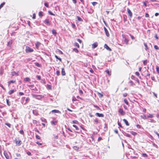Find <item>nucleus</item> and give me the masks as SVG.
I'll return each mask as SVG.
<instances>
[{
    "label": "nucleus",
    "instance_id": "3c124183",
    "mask_svg": "<svg viewBox=\"0 0 159 159\" xmlns=\"http://www.w3.org/2000/svg\"><path fill=\"white\" fill-rule=\"evenodd\" d=\"M154 48L156 50H158L159 49V47L156 45H155L154 46Z\"/></svg>",
    "mask_w": 159,
    "mask_h": 159
},
{
    "label": "nucleus",
    "instance_id": "6e6d98bb",
    "mask_svg": "<svg viewBox=\"0 0 159 159\" xmlns=\"http://www.w3.org/2000/svg\"><path fill=\"white\" fill-rule=\"evenodd\" d=\"M98 94L100 98H102L103 96V94L101 93H98Z\"/></svg>",
    "mask_w": 159,
    "mask_h": 159
},
{
    "label": "nucleus",
    "instance_id": "c9c22d12",
    "mask_svg": "<svg viewBox=\"0 0 159 159\" xmlns=\"http://www.w3.org/2000/svg\"><path fill=\"white\" fill-rule=\"evenodd\" d=\"M55 58L57 59H58V60H59L60 61H61V59L60 58V57H59L57 56V55H55Z\"/></svg>",
    "mask_w": 159,
    "mask_h": 159
},
{
    "label": "nucleus",
    "instance_id": "6ab92c4d",
    "mask_svg": "<svg viewBox=\"0 0 159 159\" xmlns=\"http://www.w3.org/2000/svg\"><path fill=\"white\" fill-rule=\"evenodd\" d=\"M16 82L15 80H11L8 82V85L9 86L11 83H14Z\"/></svg>",
    "mask_w": 159,
    "mask_h": 159
},
{
    "label": "nucleus",
    "instance_id": "37998d69",
    "mask_svg": "<svg viewBox=\"0 0 159 159\" xmlns=\"http://www.w3.org/2000/svg\"><path fill=\"white\" fill-rule=\"evenodd\" d=\"M156 70L157 72L158 73H159V67L157 66H156Z\"/></svg>",
    "mask_w": 159,
    "mask_h": 159
},
{
    "label": "nucleus",
    "instance_id": "393cba45",
    "mask_svg": "<svg viewBox=\"0 0 159 159\" xmlns=\"http://www.w3.org/2000/svg\"><path fill=\"white\" fill-rule=\"evenodd\" d=\"M130 133L132 134L134 136L137 134V133L133 131H130Z\"/></svg>",
    "mask_w": 159,
    "mask_h": 159
},
{
    "label": "nucleus",
    "instance_id": "338daca9",
    "mask_svg": "<svg viewBox=\"0 0 159 159\" xmlns=\"http://www.w3.org/2000/svg\"><path fill=\"white\" fill-rule=\"evenodd\" d=\"M135 74L137 76H139V73L138 72H135Z\"/></svg>",
    "mask_w": 159,
    "mask_h": 159
},
{
    "label": "nucleus",
    "instance_id": "a211bd4d",
    "mask_svg": "<svg viewBox=\"0 0 159 159\" xmlns=\"http://www.w3.org/2000/svg\"><path fill=\"white\" fill-rule=\"evenodd\" d=\"M52 34L54 35V36H56L57 35V33L56 31V30L54 29H53L52 30Z\"/></svg>",
    "mask_w": 159,
    "mask_h": 159
},
{
    "label": "nucleus",
    "instance_id": "473e14b6",
    "mask_svg": "<svg viewBox=\"0 0 159 159\" xmlns=\"http://www.w3.org/2000/svg\"><path fill=\"white\" fill-rule=\"evenodd\" d=\"M5 2H3L0 5V9L4 6V5L5 4Z\"/></svg>",
    "mask_w": 159,
    "mask_h": 159
},
{
    "label": "nucleus",
    "instance_id": "c756f323",
    "mask_svg": "<svg viewBox=\"0 0 159 159\" xmlns=\"http://www.w3.org/2000/svg\"><path fill=\"white\" fill-rule=\"evenodd\" d=\"M43 12L42 11H40L39 12V17H42L43 16Z\"/></svg>",
    "mask_w": 159,
    "mask_h": 159
},
{
    "label": "nucleus",
    "instance_id": "5fc2aeb1",
    "mask_svg": "<svg viewBox=\"0 0 159 159\" xmlns=\"http://www.w3.org/2000/svg\"><path fill=\"white\" fill-rule=\"evenodd\" d=\"M77 40L80 43H82V41L81 40L79 39H77Z\"/></svg>",
    "mask_w": 159,
    "mask_h": 159
},
{
    "label": "nucleus",
    "instance_id": "39448f33",
    "mask_svg": "<svg viewBox=\"0 0 159 159\" xmlns=\"http://www.w3.org/2000/svg\"><path fill=\"white\" fill-rule=\"evenodd\" d=\"M57 123V120L54 119L51 122V124L52 125H56Z\"/></svg>",
    "mask_w": 159,
    "mask_h": 159
},
{
    "label": "nucleus",
    "instance_id": "603ef678",
    "mask_svg": "<svg viewBox=\"0 0 159 159\" xmlns=\"http://www.w3.org/2000/svg\"><path fill=\"white\" fill-rule=\"evenodd\" d=\"M56 74L57 76H59L60 74V72L59 70H57L56 71Z\"/></svg>",
    "mask_w": 159,
    "mask_h": 159
},
{
    "label": "nucleus",
    "instance_id": "f8f14e48",
    "mask_svg": "<svg viewBox=\"0 0 159 159\" xmlns=\"http://www.w3.org/2000/svg\"><path fill=\"white\" fill-rule=\"evenodd\" d=\"M61 74L62 76H64L66 75V73L64 68L61 69Z\"/></svg>",
    "mask_w": 159,
    "mask_h": 159
},
{
    "label": "nucleus",
    "instance_id": "680f3d73",
    "mask_svg": "<svg viewBox=\"0 0 159 159\" xmlns=\"http://www.w3.org/2000/svg\"><path fill=\"white\" fill-rule=\"evenodd\" d=\"M118 125L121 128L122 127L121 123L120 122H119L118 121Z\"/></svg>",
    "mask_w": 159,
    "mask_h": 159
},
{
    "label": "nucleus",
    "instance_id": "72a5a7b5",
    "mask_svg": "<svg viewBox=\"0 0 159 159\" xmlns=\"http://www.w3.org/2000/svg\"><path fill=\"white\" fill-rule=\"evenodd\" d=\"M73 126L75 128L76 130H79V128L76 125H73Z\"/></svg>",
    "mask_w": 159,
    "mask_h": 159
},
{
    "label": "nucleus",
    "instance_id": "2eb2a0df",
    "mask_svg": "<svg viewBox=\"0 0 159 159\" xmlns=\"http://www.w3.org/2000/svg\"><path fill=\"white\" fill-rule=\"evenodd\" d=\"M4 154L7 159H9V157L8 154L6 152H4Z\"/></svg>",
    "mask_w": 159,
    "mask_h": 159
},
{
    "label": "nucleus",
    "instance_id": "1a4fd4ad",
    "mask_svg": "<svg viewBox=\"0 0 159 159\" xmlns=\"http://www.w3.org/2000/svg\"><path fill=\"white\" fill-rule=\"evenodd\" d=\"M118 111L122 115H124L125 114V112H124L123 110L121 108L119 109Z\"/></svg>",
    "mask_w": 159,
    "mask_h": 159
},
{
    "label": "nucleus",
    "instance_id": "ea45409f",
    "mask_svg": "<svg viewBox=\"0 0 159 159\" xmlns=\"http://www.w3.org/2000/svg\"><path fill=\"white\" fill-rule=\"evenodd\" d=\"M74 45L75 46H77L78 48H79L80 46L79 44L77 43H74Z\"/></svg>",
    "mask_w": 159,
    "mask_h": 159
},
{
    "label": "nucleus",
    "instance_id": "de8ad7c7",
    "mask_svg": "<svg viewBox=\"0 0 159 159\" xmlns=\"http://www.w3.org/2000/svg\"><path fill=\"white\" fill-rule=\"evenodd\" d=\"M33 113L35 115H37L38 113L37 111H33Z\"/></svg>",
    "mask_w": 159,
    "mask_h": 159
},
{
    "label": "nucleus",
    "instance_id": "f03ea898",
    "mask_svg": "<svg viewBox=\"0 0 159 159\" xmlns=\"http://www.w3.org/2000/svg\"><path fill=\"white\" fill-rule=\"evenodd\" d=\"M14 141L15 142L16 145L18 146H20L22 144V141L20 140H17L15 139Z\"/></svg>",
    "mask_w": 159,
    "mask_h": 159
},
{
    "label": "nucleus",
    "instance_id": "0eeeda50",
    "mask_svg": "<svg viewBox=\"0 0 159 159\" xmlns=\"http://www.w3.org/2000/svg\"><path fill=\"white\" fill-rule=\"evenodd\" d=\"M95 115L99 117H104V115L102 113H96L95 114Z\"/></svg>",
    "mask_w": 159,
    "mask_h": 159
},
{
    "label": "nucleus",
    "instance_id": "a18cd8bd",
    "mask_svg": "<svg viewBox=\"0 0 159 159\" xmlns=\"http://www.w3.org/2000/svg\"><path fill=\"white\" fill-rule=\"evenodd\" d=\"M72 122L75 124H78V122L76 120H74L72 121Z\"/></svg>",
    "mask_w": 159,
    "mask_h": 159
},
{
    "label": "nucleus",
    "instance_id": "8fccbe9b",
    "mask_svg": "<svg viewBox=\"0 0 159 159\" xmlns=\"http://www.w3.org/2000/svg\"><path fill=\"white\" fill-rule=\"evenodd\" d=\"M41 120H42V121L43 122H45V121H46V120L45 118H43V117L41 118Z\"/></svg>",
    "mask_w": 159,
    "mask_h": 159
},
{
    "label": "nucleus",
    "instance_id": "a19ab883",
    "mask_svg": "<svg viewBox=\"0 0 159 159\" xmlns=\"http://www.w3.org/2000/svg\"><path fill=\"white\" fill-rule=\"evenodd\" d=\"M73 148L74 150H77L79 149V148L76 146H75L73 147Z\"/></svg>",
    "mask_w": 159,
    "mask_h": 159
},
{
    "label": "nucleus",
    "instance_id": "f257e3e1",
    "mask_svg": "<svg viewBox=\"0 0 159 159\" xmlns=\"http://www.w3.org/2000/svg\"><path fill=\"white\" fill-rule=\"evenodd\" d=\"M31 95L33 98H35L39 100L42 98L43 97V96L41 95H35L34 94H32Z\"/></svg>",
    "mask_w": 159,
    "mask_h": 159
},
{
    "label": "nucleus",
    "instance_id": "2f4dec72",
    "mask_svg": "<svg viewBox=\"0 0 159 159\" xmlns=\"http://www.w3.org/2000/svg\"><path fill=\"white\" fill-rule=\"evenodd\" d=\"M124 101L126 105H129V102H128L127 100L126 99H124Z\"/></svg>",
    "mask_w": 159,
    "mask_h": 159
},
{
    "label": "nucleus",
    "instance_id": "4be33fe9",
    "mask_svg": "<svg viewBox=\"0 0 159 159\" xmlns=\"http://www.w3.org/2000/svg\"><path fill=\"white\" fill-rule=\"evenodd\" d=\"M140 117L142 118L143 119L145 120L147 119V117L145 115H141Z\"/></svg>",
    "mask_w": 159,
    "mask_h": 159
},
{
    "label": "nucleus",
    "instance_id": "b1692460",
    "mask_svg": "<svg viewBox=\"0 0 159 159\" xmlns=\"http://www.w3.org/2000/svg\"><path fill=\"white\" fill-rule=\"evenodd\" d=\"M6 102L7 105L10 106L11 105V102L9 101V100L6 99Z\"/></svg>",
    "mask_w": 159,
    "mask_h": 159
},
{
    "label": "nucleus",
    "instance_id": "5701e85b",
    "mask_svg": "<svg viewBox=\"0 0 159 159\" xmlns=\"http://www.w3.org/2000/svg\"><path fill=\"white\" fill-rule=\"evenodd\" d=\"M24 80L25 81H28L29 82L30 81V78L28 77H26L25 79H24Z\"/></svg>",
    "mask_w": 159,
    "mask_h": 159
},
{
    "label": "nucleus",
    "instance_id": "aec40b11",
    "mask_svg": "<svg viewBox=\"0 0 159 159\" xmlns=\"http://www.w3.org/2000/svg\"><path fill=\"white\" fill-rule=\"evenodd\" d=\"M123 38H124V42L126 43V44H127L129 42L128 39H127L125 37H123Z\"/></svg>",
    "mask_w": 159,
    "mask_h": 159
},
{
    "label": "nucleus",
    "instance_id": "4468645a",
    "mask_svg": "<svg viewBox=\"0 0 159 159\" xmlns=\"http://www.w3.org/2000/svg\"><path fill=\"white\" fill-rule=\"evenodd\" d=\"M12 43V40H10L8 42H7V46L10 47Z\"/></svg>",
    "mask_w": 159,
    "mask_h": 159
},
{
    "label": "nucleus",
    "instance_id": "0e129e2a",
    "mask_svg": "<svg viewBox=\"0 0 159 159\" xmlns=\"http://www.w3.org/2000/svg\"><path fill=\"white\" fill-rule=\"evenodd\" d=\"M129 35L130 36V37L132 40H134V37L133 36L131 35L130 34Z\"/></svg>",
    "mask_w": 159,
    "mask_h": 159
},
{
    "label": "nucleus",
    "instance_id": "a878e982",
    "mask_svg": "<svg viewBox=\"0 0 159 159\" xmlns=\"http://www.w3.org/2000/svg\"><path fill=\"white\" fill-rule=\"evenodd\" d=\"M154 117V116L153 114H149L148 116H147V118H152Z\"/></svg>",
    "mask_w": 159,
    "mask_h": 159
},
{
    "label": "nucleus",
    "instance_id": "dca6fc26",
    "mask_svg": "<svg viewBox=\"0 0 159 159\" xmlns=\"http://www.w3.org/2000/svg\"><path fill=\"white\" fill-rule=\"evenodd\" d=\"M41 44V43L39 42H37L35 44V47L36 48L38 49Z\"/></svg>",
    "mask_w": 159,
    "mask_h": 159
},
{
    "label": "nucleus",
    "instance_id": "9b49d317",
    "mask_svg": "<svg viewBox=\"0 0 159 159\" xmlns=\"http://www.w3.org/2000/svg\"><path fill=\"white\" fill-rule=\"evenodd\" d=\"M52 112L53 113H59L60 114H61V111H59L58 110L56 109L52 110Z\"/></svg>",
    "mask_w": 159,
    "mask_h": 159
},
{
    "label": "nucleus",
    "instance_id": "69168bd1",
    "mask_svg": "<svg viewBox=\"0 0 159 159\" xmlns=\"http://www.w3.org/2000/svg\"><path fill=\"white\" fill-rule=\"evenodd\" d=\"M19 95H24V93L23 92H20L19 93Z\"/></svg>",
    "mask_w": 159,
    "mask_h": 159
},
{
    "label": "nucleus",
    "instance_id": "774afa93",
    "mask_svg": "<svg viewBox=\"0 0 159 159\" xmlns=\"http://www.w3.org/2000/svg\"><path fill=\"white\" fill-rule=\"evenodd\" d=\"M136 127H137V128H139V129H140V128H141V125H139V124H138V125H136Z\"/></svg>",
    "mask_w": 159,
    "mask_h": 159
},
{
    "label": "nucleus",
    "instance_id": "49530a36",
    "mask_svg": "<svg viewBox=\"0 0 159 159\" xmlns=\"http://www.w3.org/2000/svg\"><path fill=\"white\" fill-rule=\"evenodd\" d=\"M5 125L9 127L10 128L11 125L8 123H5Z\"/></svg>",
    "mask_w": 159,
    "mask_h": 159
},
{
    "label": "nucleus",
    "instance_id": "412c9836",
    "mask_svg": "<svg viewBox=\"0 0 159 159\" xmlns=\"http://www.w3.org/2000/svg\"><path fill=\"white\" fill-rule=\"evenodd\" d=\"M44 23L47 25H50V22H49V20L48 19H46L44 21Z\"/></svg>",
    "mask_w": 159,
    "mask_h": 159
},
{
    "label": "nucleus",
    "instance_id": "e433bc0d",
    "mask_svg": "<svg viewBox=\"0 0 159 159\" xmlns=\"http://www.w3.org/2000/svg\"><path fill=\"white\" fill-rule=\"evenodd\" d=\"M77 20H78V21H81L82 20V19L79 16H77Z\"/></svg>",
    "mask_w": 159,
    "mask_h": 159
},
{
    "label": "nucleus",
    "instance_id": "052dcab7",
    "mask_svg": "<svg viewBox=\"0 0 159 159\" xmlns=\"http://www.w3.org/2000/svg\"><path fill=\"white\" fill-rule=\"evenodd\" d=\"M148 121L149 122H153L154 120L152 119H149Z\"/></svg>",
    "mask_w": 159,
    "mask_h": 159
},
{
    "label": "nucleus",
    "instance_id": "20e7f679",
    "mask_svg": "<svg viewBox=\"0 0 159 159\" xmlns=\"http://www.w3.org/2000/svg\"><path fill=\"white\" fill-rule=\"evenodd\" d=\"M127 11L128 13L129 16L130 18H131L132 16V12L129 8H127Z\"/></svg>",
    "mask_w": 159,
    "mask_h": 159
},
{
    "label": "nucleus",
    "instance_id": "7ed1b4c3",
    "mask_svg": "<svg viewBox=\"0 0 159 159\" xmlns=\"http://www.w3.org/2000/svg\"><path fill=\"white\" fill-rule=\"evenodd\" d=\"M25 51L26 52H33L34 50L28 46H26Z\"/></svg>",
    "mask_w": 159,
    "mask_h": 159
},
{
    "label": "nucleus",
    "instance_id": "423d86ee",
    "mask_svg": "<svg viewBox=\"0 0 159 159\" xmlns=\"http://www.w3.org/2000/svg\"><path fill=\"white\" fill-rule=\"evenodd\" d=\"M104 29L106 36L107 37H109L110 35V34L108 32V30H107V28L105 27H104Z\"/></svg>",
    "mask_w": 159,
    "mask_h": 159
},
{
    "label": "nucleus",
    "instance_id": "f704fd0d",
    "mask_svg": "<svg viewBox=\"0 0 159 159\" xmlns=\"http://www.w3.org/2000/svg\"><path fill=\"white\" fill-rule=\"evenodd\" d=\"M144 46H145V49L146 50H147L148 49V46H147V44L145 43H144Z\"/></svg>",
    "mask_w": 159,
    "mask_h": 159
},
{
    "label": "nucleus",
    "instance_id": "4c0bfd02",
    "mask_svg": "<svg viewBox=\"0 0 159 159\" xmlns=\"http://www.w3.org/2000/svg\"><path fill=\"white\" fill-rule=\"evenodd\" d=\"M105 72L107 73L110 76L111 75V74L110 73V71L108 70H105Z\"/></svg>",
    "mask_w": 159,
    "mask_h": 159
},
{
    "label": "nucleus",
    "instance_id": "13d9d810",
    "mask_svg": "<svg viewBox=\"0 0 159 159\" xmlns=\"http://www.w3.org/2000/svg\"><path fill=\"white\" fill-rule=\"evenodd\" d=\"M147 63V60H145L143 61V64L145 65Z\"/></svg>",
    "mask_w": 159,
    "mask_h": 159
},
{
    "label": "nucleus",
    "instance_id": "f3484780",
    "mask_svg": "<svg viewBox=\"0 0 159 159\" xmlns=\"http://www.w3.org/2000/svg\"><path fill=\"white\" fill-rule=\"evenodd\" d=\"M123 120L124 122L126 125L127 126L129 125V124L128 123V121L125 119H124Z\"/></svg>",
    "mask_w": 159,
    "mask_h": 159
},
{
    "label": "nucleus",
    "instance_id": "09e8293b",
    "mask_svg": "<svg viewBox=\"0 0 159 159\" xmlns=\"http://www.w3.org/2000/svg\"><path fill=\"white\" fill-rule=\"evenodd\" d=\"M19 133L22 134L23 135L24 134V132L23 130H20L19 131Z\"/></svg>",
    "mask_w": 159,
    "mask_h": 159
},
{
    "label": "nucleus",
    "instance_id": "cd10ccee",
    "mask_svg": "<svg viewBox=\"0 0 159 159\" xmlns=\"http://www.w3.org/2000/svg\"><path fill=\"white\" fill-rule=\"evenodd\" d=\"M11 75H12V76H14V75H18V74L16 73V72H15V71H13L12 72H11Z\"/></svg>",
    "mask_w": 159,
    "mask_h": 159
},
{
    "label": "nucleus",
    "instance_id": "58836bf2",
    "mask_svg": "<svg viewBox=\"0 0 159 159\" xmlns=\"http://www.w3.org/2000/svg\"><path fill=\"white\" fill-rule=\"evenodd\" d=\"M48 13L50 15H53V16L55 15L54 14H53L52 12H51L50 11H48Z\"/></svg>",
    "mask_w": 159,
    "mask_h": 159
},
{
    "label": "nucleus",
    "instance_id": "bf43d9fd",
    "mask_svg": "<svg viewBox=\"0 0 159 159\" xmlns=\"http://www.w3.org/2000/svg\"><path fill=\"white\" fill-rule=\"evenodd\" d=\"M36 18V15L35 13L33 14L32 18L33 19H35Z\"/></svg>",
    "mask_w": 159,
    "mask_h": 159
},
{
    "label": "nucleus",
    "instance_id": "c03bdc74",
    "mask_svg": "<svg viewBox=\"0 0 159 159\" xmlns=\"http://www.w3.org/2000/svg\"><path fill=\"white\" fill-rule=\"evenodd\" d=\"M142 156L144 157H148V155L145 153H143L142 154Z\"/></svg>",
    "mask_w": 159,
    "mask_h": 159
},
{
    "label": "nucleus",
    "instance_id": "c85d7f7f",
    "mask_svg": "<svg viewBox=\"0 0 159 159\" xmlns=\"http://www.w3.org/2000/svg\"><path fill=\"white\" fill-rule=\"evenodd\" d=\"M124 134L125 136L128 137L130 138L131 137V136L129 134H127L126 133H125Z\"/></svg>",
    "mask_w": 159,
    "mask_h": 159
},
{
    "label": "nucleus",
    "instance_id": "6e6552de",
    "mask_svg": "<svg viewBox=\"0 0 159 159\" xmlns=\"http://www.w3.org/2000/svg\"><path fill=\"white\" fill-rule=\"evenodd\" d=\"M104 47L105 48L110 51H111L112 50L106 44H105Z\"/></svg>",
    "mask_w": 159,
    "mask_h": 159
},
{
    "label": "nucleus",
    "instance_id": "864d4df0",
    "mask_svg": "<svg viewBox=\"0 0 159 159\" xmlns=\"http://www.w3.org/2000/svg\"><path fill=\"white\" fill-rule=\"evenodd\" d=\"M44 5L45 6H46V7H49L48 4V3H47V2H45L44 3Z\"/></svg>",
    "mask_w": 159,
    "mask_h": 159
},
{
    "label": "nucleus",
    "instance_id": "7c9ffc66",
    "mask_svg": "<svg viewBox=\"0 0 159 159\" xmlns=\"http://www.w3.org/2000/svg\"><path fill=\"white\" fill-rule=\"evenodd\" d=\"M47 88L49 89H52L51 85H49V84H47Z\"/></svg>",
    "mask_w": 159,
    "mask_h": 159
},
{
    "label": "nucleus",
    "instance_id": "bb28decb",
    "mask_svg": "<svg viewBox=\"0 0 159 159\" xmlns=\"http://www.w3.org/2000/svg\"><path fill=\"white\" fill-rule=\"evenodd\" d=\"M36 66L38 67H41V65L39 64V63L36 62L34 63Z\"/></svg>",
    "mask_w": 159,
    "mask_h": 159
},
{
    "label": "nucleus",
    "instance_id": "ddd939ff",
    "mask_svg": "<svg viewBox=\"0 0 159 159\" xmlns=\"http://www.w3.org/2000/svg\"><path fill=\"white\" fill-rule=\"evenodd\" d=\"M16 89H12V90L9 91L8 92V93L9 95H11V94L15 92H16Z\"/></svg>",
    "mask_w": 159,
    "mask_h": 159
},
{
    "label": "nucleus",
    "instance_id": "9d476101",
    "mask_svg": "<svg viewBox=\"0 0 159 159\" xmlns=\"http://www.w3.org/2000/svg\"><path fill=\"white\" fill-rule=\"evenodd\" d=\"M98 45V43L97 42H95L92 45V48H96Z\"/></svg>",
    "mask_w": 159,
    "mask_h": 159
},
{
    "label": "nucleus",
    "instance_id": "e2e57ef3",
    "mask_svg": "<svg viewBox=\"0 0 159 159\" xmlns=\"http://www.w3.org/2000/svg\"><path fill=\"white\" fill-rule=\"evenodd\" d=\"M36 138L37 139H40V136L37 135H36Z\"/></svg>",
    "mask_w": 159,
    "mask_h": 159
},
{
    "label": "nucleus",
    "instance_id": "79ce46f5",
    "mask_svg": "<svg viewBox=\"0 0 159 159\" xmlns=\"http://www.w3.org/2000/svg\"><path fill=\"white\" fill-rule=\"evenodd\" d=\"M73 50L76 53H78L79 52L78 50L76 48H74Z\"/></svg>",
    "mask_w": 159,
    "mask_h": 159
},
{
    "label": "nucleus",
    "instance_id": "4d7b16f0",
    "mask_svg": "<svg viewBox=\"0 0 159 159\" xmlns=\"http://www.w3.org/2000/svg\"><path fill=\"white\" fill-rule=\"evenodd\" d=\"M123 20L124 21V22H125L127 21V18L126 16V17L125 16L123 17Z\"/></svg>",
    "mask_w": 159,
    "mask_h": 159
}]
</instances>
